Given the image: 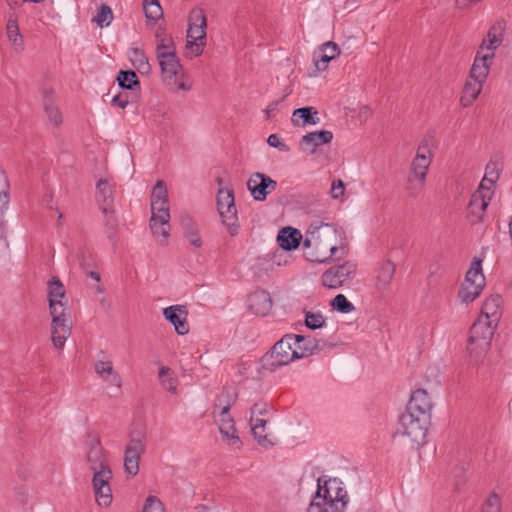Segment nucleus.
Wrapping results in <instances>:
<instances>
[{
    "instance_id": "nucleus-14",
    "label": "nucleus",
    "mask_w": 512,
    "mask_h": 512,
    "mask_svg": "<svg viewBox=\"0 0 512 512\" xmlns=\"http://www.w3.org/2000/svg\"><path fill=\"white\" fill-rule=\"evenodd\" d=\"M395 272L396 265L391 260H384L378 264L375 269V276L373 278V288L375 294L383 297L390 290Z\"/></svg>"
},
{
    "instance_id": "nucleus-49",
    "label": "nucleus",
    "mask_w": 512,
    "mask_h": 512,
    "mask_svg": "<svg viewBox=\"0 0 512 512\" xmlns=\"http://www.w3.org/2000/svg\"><path fill=\"white\" fill-rule=\"evenodd\" d=\"M168 200V191L164 181L159 180L153 187L151 201Z\"/></svg>"
},
{
    "instance_id": "nucleus-27",
    "label": "nucleus",
    "mask_w": 512,
    "mask_h": 512,
    "mask_svg": "<svg viewBox=\"0 0 512 512\" xmlns=\"http://www.w3.org/2000/svg\"><path fill=\"white\" fill-rule=\"evenodd\" d=\"M489 57L490 56H488V55L478 56L476 54L468 77L478 80L482 83H485V81L489 75L490 67L492 64V62L489 61Z\"/></svg>"
},
{
    "instance_id": "nucleus-40",
    "label": "nucleus",
    "mask_w": 512,
    "mask_h": 512,
    "mask_svg": "<svg viewBox=\"0 0 512 512\" xmlns=\"http://www.w3.org/2000/svg\"><path fill=\"white\" fill-rule=\"evenodd\" d=\"M118 84L121 88L133 90L135 87L140 86V82L136 73L132 70H121L117 76Z\"/></svg>"
},
{
    "instance_id": "nucleus-51",
    "label": "nucleus",
    "mask_w": 512,
    "mask_h": 512,
    "mask_svg": "<svg viewBox=\"0 0 512 512\" xmlns=\"http://www.w3.org/2000/svg\"><path fill=\"white\" fill-rule=\"evenodd\" d=\"M482 512H501L500 498L496 493H492L488 497Z\"/></svg>"
},
{
    "instance_id": "nucleus-38",
    "label": "nucleus",
    "mask_w": 512,
    "mask_h": 512,
    "mask_svg": "<svg viewBox=\"0 0 512 512\" xmlns=\"http://www.w3.org/2000/svg\"><path fill=\"white\" fill-rule=\"evenodd\" d=\"M295 348L297 349L298 359L304 358L318 350V343L314 338L302 336V340L295 345Z\"/></svg>"
},
{
    "instance_id": "nucleus-55",
    "label": "nucleus",
    "mask_w": 512,
    "mask_h": 512,
    "mask_svg": "<svg viewBox=\"0 0 512 512\" xmlns=\"http://www.w3.org/2000/svg\"><path fill=\"white\" fill-rule=\"evenodd\" d=\"M345 185L342 180H334L331 185V196L333 199H338L344 195Z\"/></svg>"
},
{
    "instance_id": "nucleus-37",
    "label": "nucleus",
    "mask_w": 512,
    "mask_h": 512,
    "mask_svg": "<svg viewBox=\"0 0 512 512\" xmlns=\"http://www.w3.org/2000/svg\"><path fill=\"white\" fill-rule=\"evenodd\" d=\"M502 165L498 161L490 160L485 168V174L481 182L480 187L485 188V183L488 182L491 185L495 184L499 179Z\"/></svg>"
},
{
    "instance_id": "nucleus-28",
    "label": "nucleus",
    "mask_w": 512,
    "mask_h": 512,
    "mask_svg": "<svg viewBox=\"0 0 512 512\" xmlns=\"http://www.w3.org/2000/svg\"><path fill=\"white\" fill-rule=\"evenodd\" d=\"M301 239L302 235L300 231L291 227L283 228L277 237L279 246L285 250L297 248Z\"/></svg>"
},
{
    "instance_id": "nucleus-10",
    "label": "nucleus",
    "mask_w": 512,
    "mask_h": 512,
    "mask_svg": "<svg viewBox=\"0 0 512 512\" xmlns=\"http://www.w3.org/2000/svg\"><path fill=\"white\" fill-rule=\"evenodd\" d=\"M427 419V416L405 411L399 418L398 432L417 445L423 444L427 435Z\"/></svg>"
},
{
    "instance_id": "nucleus-3",
    "label": "nucleus",
    "mask_w": 512,
    "mask_h": 512,
    "mask_svg": "<svg viewBox=\"0 0 512 512\" xmlns=\"http://www.w3.org/2000/svg\"><path fill=\"white\" fill-rule=\"evenodd\" d=\"M317 491L307 512H343L347 503V492L337 478L319 477Z\"/></svg>"
},
{
    "instance_id": "nucleus-46",
    "label": "nucleus",
    "mask_w": 512,
    "mask_h": 512,
    "mask_svg": "<svg viewBox=\"0 0 512 512\" xmlns=\"http://www.w3.org/2000/svg\"><path fill=\"white\" fill-rule=\"evenodd\" d=\"M512 30V19L510 16H499L492 22L488 32H504Z\"/></svg>"
},
{
    "instance_id": "nucleus-61",
    "label": "nucleus",
    "mask_w": 512,
    "mask_h": 512,
    "mask_svg": "<svg viewBox=\"0 0 512 512\" xmlns=\"http://www.w3.org/2000/svg\"><path fill=\"white\" fill-rule=\"evenodd\" d=\"M284 98L285 96L268 104L267 108L265 109L267 119H270L273 116V113L277 110L278 105L284 100Z\"/></svg>"
},
{
    "instance_id": "nucleus-16",
    "label": "nucleus",
    "mask_w": 512,
    "mask_h": 512,
    "mask_svg": "<svg viewBox=\"0 0 512 512\" xmlns=\"http://www.w3.org/2000/svg\"><path fill=\"white\" fill-rule=\"evenodd\" d=\"M42 106L47 116L48 121L55 127H59L63 122V115L59 107L56 105L55 90L44 85L41 90Z\"/></svg>"
},
{
    "instance_id": "nucleus-59",
    "label": "nucleus",
    "mask_w": 512,
    "mask_h": 512,
    "mask_svg": "<svg viewBox=\"0 0 512 512\" xmlns=\"http://www.w3.org/2000/svg\"><path fill=\"white\" fill-rule=\"evenodd\" d=\"M9 204V194L0 193V226L4 223V215Z\"/></svg>"
},
{
    "instance_id": "nucleus-50",
    "label": "nucleus",
    "mask_w": 512,
    "mask_h": 512,
    "mask_svg": "<svg viewBox=\"0 0 512 512\" xmlns=\"http://www.w3.org/2000/svg\"><path fill=\"white\" fill-rule=\"evenodd\" d=\"M143 512H165V508L159 498L156 496H148L143 507Z\"/></svg>"
},
{
    "instance_id": "nucleus-29",
    "label": "nucleus",
    "mask_w": 512,
    "mask_h": 512,
    "mask_svg": "<svg viewBox=\"0 0 512 512\" xmlns=\"http://www.w3.org/2000/svg\"><path fill=\"white\" fill-rule=\"evenodd\" d=\"M96 374L104 381L111 382L117 387H121V378L113 369L111 361H97L94 364Z\"/></svg>"
},
{
    "instance_id": "nucleus-21",
    "label": "nucleus",
    "mask_w": 512,
    "mask_h": 512,
    "mask_svg": "<svg viewBox=\"0 0 512 512\" xmlns=\"http://www.w3.org/2000/svg\"><path fill=\"white\" fill-rule=\"evenodd\" d=\"M432 408L431 397L424 389H417L411 395L407 410L411 413H417L421 416H427V413Z\"/></svg>"
},
{
    "instance_id": "nucleus-42",
    "label": "nucleus",
    "mask_w": 512,
    "mask_h": 512,
    "mask_svg": "<svg viewBox=\"0 0 512 512\" xmlns=\"http://www.w3.org/2000/svg\"><path fill=\"white\" fill-rule=\"evenodd\" d=\"M489 205V199H485L484 196L474 195L470 201L469 209L472 214H475L480 220L482 218V214L486 210Z\"/></svg>"
},
{
    "instance_id": "nucleus-18",
    "label": "nucleus",
    "mask_w": 512,
    "mask_h": 512,
    "mask_svg": "<svg viewBox=\"0 0 512 512\" xmlns=\"http://www.w3.org/2000/svg\"><path fill=\"white\" fill-rule=\"evenodd\" d=\"M332 139L333 133L329 130L310 132L302 136L300 148L303 152L314 154L318 147L330 143Z\"/></svg>"
},
{
    "instance_id": "nucleus-22",
    "label": "nucleus",
    "mask_w": 512,
    "mask_h": 512,
    "mask_svg": "<svg viewBox=\"0 0 512 512\" xmlns=\"http://www.w3.org/2000/svg\"><path fill=\"white\" fill-rule=\"evenodd\" d=\"M96 200L103 213L112 212L113 190L107 179H100L96 184Z\"/></svg>"
},
{
    "instance_id": "nucleus-13",
    "label": "nucleus",
    "mask_w": 512,
    "mask_h": 512,
    "mask_svg": "<svg viewBox=\"0 0 512 512\" xmlns=\"http://www.w3.org/2000/svg\"><path fill=\"white\" fill-rule=\"evenodd\" d=\"M146 451L144 435L131 437L124 451V469L125 472L134 477L139 472V462L141 455Z\"/></svg>"
},
{
    "instance_id": "nucleus-64",
    "label": "nucleus",
    "mask_w": 512,
    "mask_h": 512,
    "mask_svg": "<svg viewBox=\"0 0 512 512\" xmlns=\"http://www.w3.org/2000/svg\"><path fill=\"white\" fill-rule=\"evenodd\" d=\"M7 32H19L18 24L16 20L10 19L7 22Z\"/></svg>"
},
{
    "instance_id": "nucleus-30",
    "label": "nucleus",
    "mask_w": 512,
    "mask_h": 512,
    "mask_svg": "<svg viewBox=\"0 0 512 512\" xmlns=\"http://www.w3.org/2000/svg\"><path fill=\"white\" fill-rule=\"evenodd\" d=\"M128 57L134 68L141 74L147 75L151 71V66L144 51L138 47H131L128 51Z\"/></svg>"
},
{
    "instance_id": "nucleus-48",
    "label": "nucleus",
    "mask_w": 512,
    "mask_h": 512,
    "mask_svg": "<svg viewBox=\"0 0 512 512\" xmlns=\"http://www.w3.org/2000/svg\"><path fill=\"white\" fill-rule=\"evenodd\" d=\"M325 320L321 313L307 312L305 317V325L310 329L321 328Z\"/></svg>"
},
{
    "instance_id": "nucleus-36",
    "label": "nucleus",
    "mask_w": 512,
    "mask_h": 512,
    "mask_svg": "<svg viewBox=\"0 0 512 512\" xmlns=\"http://www.w3.org/2000/svg\"><path fill=\"white\" fill-rule=\"evenodd\" d=\"M236 397L237 395L232 388H223L217 395L213 410L230 409L232 404L236 401Z\"/></svg>"
},
{
    "instance_id": "nucleus-63",
    "label": "nucleus",
    "mask_w": 512,
    "mask_h": 512,
    "mask_svg": "<svg viewBox=\"0 0 512 512\" xmlns=\"http://www.w3.org/2000/svg\"><path fill=\"white\" fill-rule=\"evenodd\" d=\"M218 428H219V432L220 433H223L225 431H230L231 429L235 428V422L232 421V422H229V424H226V423H220L218 425Z\"/></svg>"
},
{
    "instance_id": "nucleus-20",
    "label": "nucleus",
    "mask_w": 512,
    "mask_h": 512,
    "mask_svg": "<svg viewBox=\"0 0 512 512\" xmlns=\"http://www.w3.org/2000/svg\"><path fill=\"white\" fill-rule=\"evenodd\" d=\"M248 307L255 315H267L272 309L270 294L265 290H256L248 297Z\"/></svg>"
},
{
    "instance_id": "nucleus-5",
    "label": "nucleus",
    "mask_w": 512,
    "mask_h": 512,
    "mask_svg": "<svg viewBox=\"0 0 512 512\" xmlns=\"http://www.w3.org/2000/svg\"><path fill=\"white\" fill-rule=\"evenodd\" d=\"M302 340V335L287 334L283 336L271 349V351L263 357V366L274 371L278 367L289 364L291 361L298 359L297 349L295 345Z\"/></svg>"
},
{
    "instance_id": "nucleus-60",
    "label": "nucleus",
    "mask_w": 512,
    "mask_h": 512,
    "mask_svg": "<svg viewBox=\"0 0 512 512\" xmlns=\"http://www.w3.org/2000/svg\"><path fill=\"white\" fill-rule=\"evenodd\" d=\"M111 103L114 106H118V107L124 109L127 107L129 102H128L126 95L119 94V95H116L113 97Z\"/></svg>"
},
{
    "instance_id": "nucleus-12",
    "label": "nucleus",
    "mask_w": 512,
    "mask_h": 512,
    "mask_svg": "<svg viewBox=\"0 0 512 512\" xmlns=\"http://www.w3.org/2000/svg\"><path fill=\"white\" fill-rule=\"evenodd\" d=\"M356 269V264L350 261L332 266L323 273L322 283L328 288H339L355 277Z\"/></svg>"
},
{
    "instance_id": "nucleus-45",
    "label": "nucleus",
    "mask_w": 512,
    "mask_h": 512,
    "mask_svg": "<svg viewBox=\"0 0 512 512\" xmlns=\"http://www.w3.org/2000/svg\"><path fill=\"white\" fill-rule=\"evenodd\" d=\"M151 217L170 218L168 200L151 201Z\"/></svg>"
},
{
    "instance_id": "nucleus-23",
    "label": "nucleus",
    "mask_w": 512,
    "mask_h": 512,
    "mask_svg": "<svg viewBox=\"0 0 512 512\" xmlns=\"http://www.w3.org/2000/svg\"><path fill=\"white\" fill-rule=\"evenodd\" d=\"M483 85L484 83L468 77L464 83L460 97L461 106L464 108L470 107L480 95Z\"/></svg>"
},
{
    "instance_id": "nucleus-58",
    "label": "nucleus",
    "mask_w": 512,
    "mask_h": 512,
    "mask_svg": "<svg viewBox=\"0 0 512 512\" xmlns=\"http://www.w3.org/2000/svg\"><path fill=\"white\" fill-rule=\"evenodd\" d=\"M265 429H259L257 434H253L257 442L263 447H271L274 443L268 438V435L264 434Z\"/></svg>"
},
{
    "instance_id": "nucleus-43",
    "label": "nucleus",
    "mask_w": 512,
    "mask_h": 512,
    "mask_svg": "<svg viewBox=\"0 0 512 512\" xmlns=\"http://www.w3.org/2000/svg\"><path fill=\"white\" fill-rule=\"evenodd\" d=\"M331 306L334 310L345 314L355 310V306L343 294L336 295L331 301Z\"/></svg>"
},
{
    "instance_id": "nucleus-56",
    "label": "nucleus",
    "mask_w": 512,
    "mask_h": 512,
    "mask_svg": "<svg viewBox=\"0 0 512 512\" xmlns=\"http://www.w3.org/2000/svg\"><path fill=\"white\" fill-rule=\"evenodd\" d=\"M268 404L264 402L255 403L251 407L250 417H262L268 413Z\"/></svg>"
},
{
    "instance_id": "nucleus-41",
    "label": "nucleus",
    "mask_w": 512,
    "mask_h": 512,
    "mask_svg": "<svg viewBox=\"0 0 512 512\" xmlns=\"http://www.w3.org/2000/svg\"><path fill=\"white\" fill-rule=\"evenodd\" d=\"M143 10L148 20L156 21L163 17V10L159 0H144Z\"/></svg>"
},
{
    "instance_id": "nucleus-19",
    "label": "nucleus",
    "mask_w": 512,
    "mask_h": 512,
    "mask_svg": "<svg viewBox=\"0 0 512 512\" xmlns=\"http://www.w3.org/2000/svg\"><path fill=\"white\" fill-rule=\"evenodd\" d=\"M340 53V49L335 42L328 41L322 44L318 50L314 52L313 60L317 71H324L328 67V63L336 58Z\"/></svg>"
},
{
    "instance_id": "nucleus-4",
    "label": "nucleus",
    "mask_w": 512,
    "mask_h": 512,
    "mask_svg": "<svg viewBox=\"0 0 512 512\" xmlns=\"http://www.w3.org/2000/svg\"><path fill=\"white\" fill-rule=\"evenodd\" d=\"M156 57L161 69L163 82L168 85L177 84L179 76L182 75L183 68L176 55L175 44L170 38L162 37L157 39Z\"/></svg>"
},
{
    "instance_id": "nucleus-17",
    "label": "nucleus",
    "mask_w": 512,
    "mask_h": 512,
    "mask_svg": "<svg viewBox=\"0 0 512 512\" xmlns=\"http://www.w3.org/2000/svg\"><path fill=\"white\" fill-rule=\"evenodd\" d=\"M164 318L169 321L179 335H186L189 332L187 321L188 311L184 305H172L163 309Z\"/></svg>"
},
{
    "instance_id": "nucleus-54",
    "label": "nucleus",
    "mask_w": 512,
    "mask_h": 512,
    "mask_svg": "<svg viewBox=\"0 0 512 512\" xmlns=\"http://www.w3.org/2000/svg\"><path fill=\"white\" fill-rule=\"evenodd\" d=\"M267 143L271 147L277 148L282 152H288L290 150L289 146L287 144H285L284 142H282L279 139L278 135H276V134H271L267 139Z\"/></svg>"
},
{
    "instance_id": "nucleus-52",
    "label": "nucleus",
    "mask_w": 512,
    "mask_h": 512,
    "mask_svg": "<svg viewBox=\"0 0 512 512\" xmlns=\"http://www.w3.org/2000/svg\"><path fill=\"white\" fill-rule=\"evenodd\" d=\"M212 414L217 425H219L220 423L229 424V422L234 421V419L230 415V409L213 410Z\"/></svg>"
},
{
    "instance_id": "nucleus-7",
    "label": "nucleus",
    "mask_w": 512,
    "mask_h": 512,
    "mask_svg": "<svg viewBox=\"0 0 512 512\" xmlns=\"http://www.w3.org/2000/svg\"><path fill=\"white\" fill-rule=\"evenodd\" d=\"M497 324L489 322L484 317H478L470 328L467 349L470 356L478 362L490 348L491 340Z\"/></svg>"
},
{
    "instance_id": "nucleus-25",
    "label": "nucleus",
    "mask_w": 512,
    "mask_h": 512,
    "mask_svg": "<svg viewBox=\"0 0 512 512\" xmlns=\"http://www.w3.org/2000/svg\"><path fill=\"white\" fill-rule=\"evenodd\" d=\"M500 307L501 297L499 295H491L484 301L479 317H484L489 322L498 324L501 316Z\"/></svg>"
},
{
    "instance_id": "nucleus-47",
    "label": "nucleus",
    "mask_w": 512,
    "mask_h": 512,
    "mask_svg": "<svg viewBox=\"0 0 512 512\" xmlns=\"http://www.w3.org/2000/svg\"><path fill=\"white\" fill-rule=\"evenodd\" d=\"M222 436V440L226 442L227 445L239 449L242 445V442L238 436L236 428L231 429L230 431H225L220 433Z\"/></svg>"
},
{
    "instance_id": "nucleus-62",
    "label": "nucleus",
    "mask_w": 512,
    "mask_h": 512,
    "mask_svg": "<svg viewBox=\"0 0 512 512\" xmlns=\"http://www.w3.org/2000/svg\"><path fill=\"white\" fill-rule=\"evenodd\" d=\"M9 184L3 169L0 167V193H8Z\"/></svg>"
},
{
    "instance_id": "nucleus-24",
    "label": "nucleus",
    "mask_w": 512,
    "mask_h": 512,
    "mask_svg": "<svg viewBox=\"0 0 512 512\" xmlns=\"http://www.w3.org/2000/svg\"><path fill=\"white\" fill-rule=\"evenodd\" d=\"M180 224L189 244L195 248H200L202 246V238L195 221L189 215H182Z\"/></svg>"
},
{
    "instance_id": "nucleus-35",
    "label": "nucleus",
    "mask_w": 512,
    "mask_h": 512,
    "mask_svg": "<svg viewBox=\"0 0 512 512\" xmlns=\"http://www.w3.org/2000/svg\"><path fill=\"white\" fill-rule=\"evenodd\" d=\"M207 28V19L204 13V10L201 8H193L188 17V30L187 32H191L193 29L200 30L201 32H205Z\"/></svg>"
},
{
    "instance_id": "nucleus-2",
    "label": "nucleus",
    "mask_w": 512,
    "mask_h": 512,
    "mask_svg": "<svg viewBox=\"0 0 512 512\" xmlns=\"http://www.w3.org/2000/svg\"><path fill=\"white\" fill-rule=\"evenodd\" d=\"M338 238V231L332 225L311 224L303 241L304 257L311 262H326L338 251Z\"/></svg>"
},
{
    "instance_id": "nucleus-1",
    "label": "nucleus",
    "mask_w": 512,
    "mask_h": 512,
    "mask_svg": "<svg viewBox=\"0 0 512 512\" xmlns=\"http://www.w3.org/2000/svg\"><path fill=\"white\" fill-rule=\"evenodd\" d=\"M84 463L92 472L91 482L97 504L101 507L110 506L113 498L110 486L113 472L100 438L94 433H89L85 440Z\"/></svg>"
},
{
    "instance_id": "nucleus-26",
    "label": "nucleus",
    "mask_w": 512,
    "mask_h": 512,
    "mask_svg": "<svg viewBox=\"0 0 512 512\" xmlns=\"http://www.w3.org/2000/svg\"><path fill=\"white\" fill-rule=\"evenodd\" d=\"M317 115L318 111L312 106L298 108L293 111L291 122L298 127L316 125L319 122Z\"/></svg>"
},
{
    "instance_id": "nucleus-31",
    "label": "nucleus",
    "mask_w": 512,
    "mask_h": 512,
    "mask_svg": "<svg viewBox=\"0 0 512 512\" xmlns=\"http://www.w3.org/2000/svg\"><path fill=\"white\" fill-rule=\"evenodd\" d=\"M158 379H159L161 387L164 390H166L174 395L177 394V392H178L177 387L179 384V380H178V377L176 376V374L169 367H166V366L160 367L159 372H158Z\"/></svg>"
},
{
    "instance_id": "nucleus-8",
    "label": "nucleus",
    "mask_w": 512,
    "mask_h": 512,
    "mask_svg": "<svg viewBox=\"0 0 512 512\" xmlns=\"http://www.w3.org/2000/svg\"><path fill=\"white\" fill-rule=\"evenodd\" d=\"M432 161V152L427 140L418 146L416 156L413 158L408 177L409 190L420 189L426 181L427 171Z\"/></svg>"
},
{
    "instance_id": "nucleus-9",
    "label": "nucleus",
    "mask_w": 512,
    "mask_h": 512,
    "mask_svg": "<svg viewBox=\"0 0 512 512\" xmlns=\"http://www.w3.org/2000/svg\"><path fill=\"white\" fill-rule=\"evenodd\" d=\"M484 286L485 277L482 273L481 261H474L466 273L458 297L462 303L467 305L480 296Z\"/></svg>"
},
{
    "instance_id": "nucleus-44",
    "label": "nucleus",
    "mask_w": 512,
    "mask_h": 512,
    "mask_svg": "<svg viewBox=\"0 0 512 512\" xmlns=\"http://www.w3.org/2000/svg\"><path fill=\"white\" fill-rule=\"evenodd\" d=\"M113 20V12L112 9L108 6L103 4L100 7V10L98 11L97 15L92 19L93 22L97 23L98 26L101 28L107 27L111 21Z\"/></svg>"
},
{
    "instance_id": "nucleus-53",
    "label": "nucleus",
    "mask_w": 512,
    "mask_h": 512,
    "mask_svg": "<svg viewBox=\"0 0 512 512\" xmlns=\"http://www.w3.org/2000/svg\"><path fill=\"white\" fill-rule=\"evenodd\" d=\"M7 38L10 45L16 52H20L24 49L23 34H7Z\"/></svg>"
},
{
    "instance_id": "nucleus-34",
    "label": "nucleus",
    "mask_w": 512,
    "mask_h": 512,
    "mask_svg": "<svg viewBox=\"0 0 512 512\" xmlns=\"http://www.w3.org/2000/svg\"><path fill=\"white\" fill-rule=\"evenodd\" d=\"M170 218L162 219V217H151L150 228L155 237L161 244H164L170 233Z\"/></svg>"
},
{
    "instance_id": "nucleus-11",
    "label": "nucleus",
    "mask_w": 512,
    "mask_h": 512,
    "mask_svg": "<svg viewBox=\"0 0 512 512\" xmlns=\"http://www.w3.org/2000/svg\"><path fill=\"white\" fill-rule=\"evenodd\" d=\"M217 206L223 225L227 227L232 236L236 235L238 233V218L233 192L220 189L217 195Z\"/></svg>"
},
{
    "instance_id": "nucleus-6",
    "label": "nucleus",
    "mask_w": 512,
    "mask_h": 512,
    "mask_svg": "<svg viewBox=\"0 0 512 512\" xmlns=\"http://www.w3.org/2000/svg\"><path fill=\"white\" fill-rule=\"evenodd\" d=\"M51 321V340L56 349H62L71 334L70 311L62 301L49 302Z\"/></svg>"
},
{
    "instance_id": "nucleus-39",
    "label": "nucleus",
    "mask_w": 512,
    "mask_h": 512,
    "mask_svg": "<svg viewBox=\"0 0 512 512\" xmlns=\"http://www.w3.org/2000/svg\"><path fill=\"white\" fill-rule=\"evenodd\" d=\"M65 288L58 277H52V279L48 282V302L53 301H62L65 299Z\"/></svg>"
},
{
    "instance_id": "nucleus-33",
    "label": "nucleus",
    "mask_w": 512,
    "mask_h": 512,
    "mask_svg": "<svg viewBox=\"0 0 512 512\" xmlns=\"http://www.w3.org/2000/svg\"><path fill=\"white\" fill-rule=\"evenodd\" d=\"M207 34H187V41L185 46V55L187 57H196L202 54L204 47L207 43Z\"/></svg>"
},
{
    "instance_id": "nucleus-32",
    "label": "nucleus",
    "mask_w": 512,
    "mask_h": 512,
    "mask_svg": "<svg viewBox=\"0 0 512 512\" xmlns=\"http://www.w3.org/2000/svg\"><path fill=\"white\" fill-rule=\"evenodd\" d=\"M503 41L502 34H487L477 51L478 56H490L489 61H493L495 50L501 45Z\"/></svg>"
},
{
    "instance_id": "nucleus-57",
    "label": "nucleus",
    "mask_w": 512,
    "mask_h": 512,
    "mask_svg": "<svg viewBox=\"0 0 512 512\" xmlns=\"http://www.w3.org/2000/svg\"><path fill=\"white\" fill-rule=\"evenodd\" d=\"M266 420L262 417H250V425L253 434H257L259 429H265Z\"/></svg>"
},
{
    "instance_id": "nucleus-15",
    "label": "nucleus",
    "mask_w": 512,
    "mask_h": 512,
    "mask_svg": "<svg viewBox=\"0 0 512 512\" xmlns=\"http://www.w3.org/2000/svg\"><path fill=\"white\" fill-rule=\"evenodd\" d=\"M247 188L256 201H264L276 190L277 182L264 173H253L247 181Z\"/></svg>"
}]
</instances>
